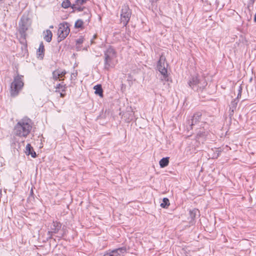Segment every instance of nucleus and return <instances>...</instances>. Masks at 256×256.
<instances>
[{
    "mask_svg": "<svg viewBox=\"0 0 256 256\" xmlns=\"http://www.w3.org/2000/svg\"><path fill=\"white\" fill-rule=\"evenodd\" d=\"M25 152L26 155H30L32 158H35L36 156V152L34 150L33 148L30 144H26Z\"/></svg>",
    "mask_w": 256,
    "mask_h": 256,
    "instance_id": "12",
    "label": "nucleus"
},
{
    "mask_svg": "<svg viewBox=\"0 0 256 256\" xmlns=\"http://www.w3.org/2000/svg\"><path fill=\"white\" fill-rule=\"evenodd\" d=\"M254 22H256V14H254Z\"/></svg>",
    "mask_w": 256,
    "mask_h": 256,
    "instance_id": "33",
    "label": "nucleus"
},
{
    "mask_svg": "<svg viewBox=\"0 0 256 256\" xmlns=\"http://www.w3.org/2000/svg\"><path fill=\"white\" fill-rule=\"evenodd\" d=\"M83 22L81 20H78L74 24V26L76 28H81L83 26Z\"/></svg>",
    "mask_w": 256,
    "mask_h": 256,
    "instance_id": "25",
    "label": "nucleus"
},
{
    "mask_svg": "<svg viewBox=\"0 0 256 256\" xmlns=\"http://www.w3.org/2000/svg\"><path fill=\"white\" fill-rule=\"evenodd\" d=\"M84 40V38L82 36H80V38L76 40V44H82Z\"/></svg>",
    "mask_w": 256,
    "mask_h": 256,
    "instance_id": "28",
    "label": "nucleus"
},
{
    "mask_svg": "<svg viewBox=\"0 0 256 256\" xmlns=\"http://www.w3.org/2000/svg\"><path fill=\"white\" fill-rule=\"evenodd\" d=\"M59 72H58V74H60V75H59L60 78L64 77L65 76V74L66 73V70H62L59 69Z\"/></svg>",
    "mask_w": 256,
    "mask_h": 256,
    "instance_id": "29",
    "label": "nucleus"
},
{
    "mask_svg": "<svg viewBox=\"0 0 256 256\" xmlns=\"http://www.w3.org/2000/svg\"><path fill=\"white\" fill-rule=\"evenodd\" d=\"M197 215H200V212L198 209L194 208L192 210H190V216L192 220H194Z\"/></svg>",
    "mask_w": 256,
    "mask_h": 256,
    "instance_id": "18",
    "label": "nucleus"
},
{
    "mask_svg": "<svg viewBox=\"0 0 256 256\" xmlns=\"http://www.w3.org/2000/svg\"><path fill=\"white\" fill-rule=\"evenodd\" d=\"M62 227V224L60 222H53L51 226H50V231L48 232V234H56L58 232L59 230Z\"/></svg>",
    "mask_w": 256,
    "mask_h": 256,
    "instance_id": "10",
    "label": "nucleus"
},
{
    "mask_svg": "<svg viewBox=\"0 0 256 256\" xmlns=\"http://www.w3.org/2000/svg\"><path fill=\"white\" fill-rule=\"evenodd\" d=\"M28 26V18L22 16L19 22V32L22 38H26V32Z\"/></svg>",
    "mask_w": 256,
    "mask_h": 256,
    "instance_id": "9",
    "label": "nucleus"
},
{
    "mask_svg": "<svg viewBox=\"0 0 256 256\" xmlns=\"http://www.w3.org/2000/svg\"><path fill=\"white\" fill-rule=\"evenodd\" d=\"M188 84L193 90L196 92H202L206 86L207 82L204 78L193 76L189 80Z\"/></svg>",
    "mask_w": 256,
    "mask_h": 256,
    "instance_id": "3",
    "label": "nucleus"
},
{
    "mask_svg": "<svg viewBox=\"0 0 256 256\" xmlns=\"http://www.w3.org/2000/svg\"><path fill=\"white\" fill-rule=\"evenodd\" d=\"M81 5H77L76 4H74L72 6V8L74 10H77L78 12H82L84 10V7H82L80 6Z\"/></svg>",
    "mask_w": 256,
    "mask_h": 256,
    "instance_id": "23",
    "label": "nucleus"
},
{
    "mask_svg": "<svg viewBox=\"0 0 256 256\" xmlns=\"http://www.w3.org/2000/svg\"><path fill=\"white\" fill-rule=\"evenodd\" d=\"M88 0H76L75 4L77 5H82L86 3Z\"/></svg>",
    "mask_w": 256,
    "mask_h": 256,
    "instance_id": "27",
    "label": "nucleus"
},
{
    "mask_svg": "<svg viewBox=\"0 0 256 256\" xmlns=\"http://www.w3.org/2000/svg\"><path fill=\"white\" fill-rule=\"evenodd\" d=\"M120 16V22L123 24L124 26H126L132 16V10L128 5L124 4L122 6Z\"/></svg>",
    "mask_w": 256,
    "mask_h": 256,
    "instance_id": "5",
    "label": "nucleus"
},
{
    "mask_svg": "<svg viewBox=\"0 0 256 256\" xmlns=\"http://www.w3.org/2000/svg\"><path fill=\"white\" fill-rule=\"evenodd\" d=\"M44 46L42 42H41L39 48L37 50V54L38 56V58H43L44 56Z\"/></svg>",
    "mask_w": 256,
    "mask_h": 256,
    "instance_id": "15",
    "label": "nucleus"
},
{
    "mask_svg": "<svg viewBox=\"0 0 256 256\" xmlns=\"http://www.w3.org/2000/svg\"><path fill=\"white\" fill-rule=\"evenodd\" d=\"M62 6L64 8H67L70 6V2L68 0H64L62 4Z\"/></svg>",
    "mask_w": 256,
    "mask_h": 256,
    "instance_id": "24",
    "label": "nucleus"
},
{
    "mask_svg": "<svg viewBox=\"0 0 256 256\" xmlns=\"http://www.w3.org/2000/svg\"><path fill=\"white\" fill-rule=\"evenodd\" d=\"M170 205V201L169 200L164 198L162 199V202L160 204V206L162 208H167Z\"/></svg>",
    "mask_w": 256,
    "mask_h": 256,
    "instance_id": "20",
    "label": "nucleus"
},
{
    "mask_svg": "<svg viewBox=\"0 0 256 256\" xmlns=\"http://www.w3.org/2000/svg\"><path fill=\"white\" fill-rule=\"evenodd\" d=\"M62 88L61 92H59L60 94V96L62 98H64L66 95V94L64 93V92L66 91V84H64L63 82L61 83V84H57L56 87V92H58V88Z\"/></svg>",
    "mask_w": 256,
    "mask_h": 256,
    "instance_id": "13",
    "label": "nucleus"
},
{
    "mask_svg": "<svg viewBox=\"0 0 256 256\" xmlns=\"http://www.w3.org/2000/svg\"><path fill=\"white\" fill-rule=\"evenodd\" d=\"M205 120L202 118L201 112H196L194 113L190 120L188 121V124L190 126V128L192 129V126L198 123H200V126L204 127V125L206 124Z\"/></svg>",
    "mask_w": 256,
    "mask_h": 256,
    "instance_id": "6",
    "label": "nucleus"
},
{
    "mask_svg": "<svg viewBox=\"0 0 256 256\" xmlns=\"http://www.w3.org/2000/svg\"><path fill=\"white\" fill-rule=\"evenodd\" d=\"M126 248L125 246L120 248L111 250L114 256H122L126 252Z\"/></svg>",
    "mask_w": 256,
    "mask_h": 256,
    "instance_id": "11",
    "label": "nucleus"
},
{
    "mask_svg": "<svg viewBox=\"0 0 256 256\" xmlns=\"http://www.w3.org/2000/svg\"><path fill=\"white\" fill-rule=\"evenodd\" d=\"M50 28H53V26H50Z\"/></svg>",
    "mask_w": 256,
    "mask_h": 256,
    "instance_id": "34",
    "label": "nucleus"
},
{
    "mask_svg": "<svg viewBox=\"0 0 256 256\" xmlns=\"http://www.w3.org/2000/svg\"><path fill=\"white\" fill-rule=\"evenodd\" d=\"M242 88H241V86H239V88H238V98H237V99L238 98L239 96H241V93H242Z\"/></svg>",
    "mask_w": 256,
    "mask_h": 256,
    "instance_id": "31",
    "label": "nucleus"
},
{
    "mask_svg": "<svg viewBox=\"0 0 256 256\" xmlns=\"http://www.w3.org/2000/svg\"><path fill=\"white\" fill-rule=\"evenodd\" d=\"M62 90V88H58V92H60Z\"/></svg>",
    "mask_w": 256,
    "mask_h": 256,
    "instance_id": "32",
    "label": "nucleus"
},
{
    "mask_svg": "<svg viewBox=\"0 0 256 256\" xmlns=\"http://www.w3.org/2000/svg\"><path fill=\"white\" fill-rule=\"evenodd\" d=\"M32 128V120L28 118L20 120L15 126L14 132L20 137H26L30 134Z\"/></svg>",
    "mask_w": 256,
    "mask_h": 256,
    "instance_id": "1",
    "label": "nucleus"
},
{
    "mask_svg": "<svg viewBox=\"0 0 256 256\" xmlns=\"http://www.w3.org/2000/svg\"><path fill=\"white\" fill-rule=\"evenodd\" d=\"M207 134H208V132H206V131H204V130H202V131H200L198 132L197 134H196V138L199 139L200 138H204L206 135H207Z\"/></svg>",
    "mask_w": 256,
    "mask_h": 256,
    "instance_id": "21",
    "label": "nucleus"
},
{
    "mask_svg": "<svg viewBox=\"0 0 256 256\" xmlns=\"http://www.w3.org/2000/svg\"><path fill=\"white\" fill-rule=\"evenodd\" d=\"M238 102V100L237 98H236L231 102L230 104V110L232 112H234L236 109Z\"/></svg>",
    "mask_w": 256,
    "mask_h": 256,
    "instance_id": "19",
    "label": "nucleus"
},
{
    "mask_svg": "<svg viewBox=\"0 0 256 256\" xmlns=\"http://www.w3.org/2000/svg\"><path fill=\"white\" fill-rule=\"evenodd\" d=\"M70 32L69 24L67 22L60 24L58 29V42L64 40L68 34Z\"/></svg>",
    "mask_w": 256,
    "mask_h": 256,
    "instance_id": "7",
    "label": "nucleus"
},
{
    "mask_svg": "<svg viewBox=\"0 0 256 256\" xmlns=\"http://www.w3.org/2000/svg\"><path fill=\"white\" fill-rule=\"evenodd\" d=\"M165 58L161 56L158 63V68L159 72L163 76L164 79L166 81H168V76L167 74L168 64L165 62Z\"/></svg>",
    "mask_w": 256,
    "mask_h": 256,
    "instance_id": "8",
    "label": "nucleus"
},
{
    "mask_svg": "<svg viewBox=\"0 0 256 256\" xmlns=\"http://www.w3.org/2000/svg\"><path fill=\"white\" fill-rule=\"evenodd\" d=\"M103 256H114V254L112 253V251H109L106 253Z\"/></svg>",
    "mask_w": 256,
    "mask_h": 256,
    "instance_id": "30",
    "label": "nucleus"
},
{
    "mask_svg": "<svg viewBox=\"0 0 256 256\" xmlns=\"http://www.w3.org/2000/svg\"><path fill=\"white\" fill-rule=\"evenodd\" d=\"M43 34L44 40L47 42H50L52 36V32L49 30H47L46 31H44Z\"/></svg>",
    "mask_w": 256,
    "mask_h": 256,
    "instance_id": "14",
    "label": "nucleus"
},
{
    "mask_svg": "<svg viewBox=\"0 0 256 256\" xmlns=\"http://www.w3.org/2000/svg\"><path fill=\"white\" fill-rule=\"evenodd\" d=\"M117 56L116 50L111 46H110L104 52V68L108 70L115 66L114 59Z\"/></svg>",
    "mask_w": 256,
    "mask_h": 256,
    "instance_id": "2",
    "label": "nucleus"
},
{
    "mask_svg": "<svg viewBox=\"0 0 256 256\" xmlns=\"http://www.w3.org/2000/svg\"><path fill=\"white\" fill-rule=\"evenodd\" d=\"M158 0H150L151 2L152 9L156 8H157L156 2Z\"/></svg>",
    "mask_w": 256,
    "mask_h": 256,
    "instance_id": "26",
    "label": "nucleus"
},
{
    "mask_svg": "<svg viewBox=\"0 0 256 256\" xmlns=\"http://www.w3.org/2000/svg\"><path fill=\"white\" fill-rule=\"evenodd\" d=\"M94 88L95 90L96 94L100 96L102 98L103 96V90L100 84L95 86Z\"/></svg>",
    "mask_w": 256,
    "mask_h": 256,
    "instance_id": "16",
    "label": "nucleus"
},
{
    "mask_svg": "<svg viewBox=\"0 0 256 256\" xmlns=\"http://www.w3.org/2000/svg\"><path fill=\"white\" fill-rule=\"evenodd\" d=\"M24 76L19 74L18 73L17 75L14 78V81L12 82L10 85V95L14 97L18 95L20 92L22 90L24 86L23 78Z\"/></svg>",
    "mask_w": 256,
    "mask_h": 256,
    "instance_id": "4",
    "label": "nucleus"
},
{
    "mask_svg": "<svg viewBox=\"0 0 256 256\" xmlns=\"http://www.w3.org/2000/svg\"><path fill=\"white\" fill-rule=\"evenodd\" d=\"M58 72H60L59 69H57L52 72V78L54 80H58V79L60 80L59 76L60 74Z\"/></svg>",
    "mask_w": 256,
    "mask_h": 256,
    "instance_id": "22",
    "label": "nucleus"
},
{
    "mask_svg": "<svg viewBox=\"0 0 256 256\" xmlns=\"http://www.w3.org/2000/svg\"><path fill=\"white\" fill-rule=\"evenodd\" d=\"M169 163V158L166 157L160 160L159 162L160 166V168H164Z\"/></svg>",
    "mask_w": 256,
    "mask_h": 256,
    "instance_id": "17",
    "label": "nucleus"
}]
</instances>
